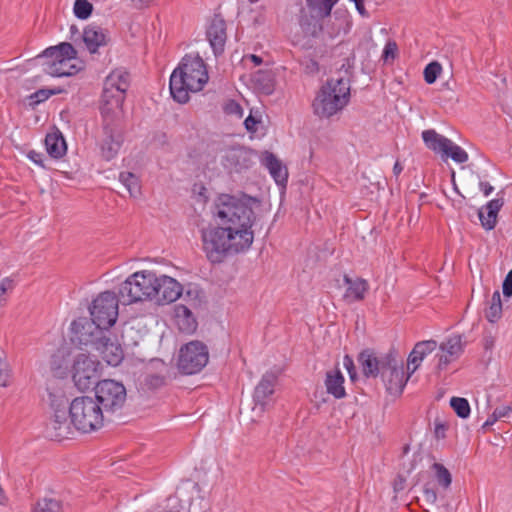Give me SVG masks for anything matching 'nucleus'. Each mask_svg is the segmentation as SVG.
<instances>
[{
	"label": "nucleus",
	"instance_id": "obj_14",
	"mask_svg": "<svg viewBox=\"0 0 512 512\" xmlns=\"http://www.w3.org/2000/svg\"><path fill=\"white\" fill-rule=\"evenodd\" d=\"M256 154L244 146H232L225 150L221 163L229 173H242L255 164Z\"/></svg>",
	"mask_w": 512,
	"mask_h": 512
},
{
	"label": "nucleus",
	"instance_id": "obj_6",
	"mask_svg": "<svg viewBox=\"0 0 512 512\" xmlns=\"http://www.w3.org/2000/svg\"><path fill=\"white\" fill-rule=\"evenodd\" d=\"M37 58L43 59V71L52 77H71L83 69L77 50L69 42L48 47Z\"/></svg>",
	"mask_w": 512,
	"mask_h": 512
},
{
	"label": "nucleus",
	"instance_id": "obj_45",
	"mask_svg": "<svg viewBox=\"0 0 512 512\" xmlns=\"http://www.w3.org/2000/svg\"><path fill=\"white\" fill-rule=\"evenodd\" d=\"M181 313L183 314V316L186 317L187 322H188L187 327L186 328H182V329L185 330V331H188V332L195 330V328H196V321L192 317V312L186 306H180V307L177 308V315L180 316Z\"/></svg>",
	"mask_w": 512,
	"mask_h": 512
},
{
	"label": "nucleus",
	"instance_id": "obj_19",
	"mask_svg": "<svg viewBox=\"0 0 512 512\" xmlns=\"http://www.w3.org/2000/svg\"><path fill=\"white\" fill-rule=\"evenodd\" d=\"M157 295L154 296L158 303H171L176 301L182 294V285L174 278L161 275L156 281Z\"/></svg>",
	"mask_w": 512,
	"mask_h": 512
},
{
	"label": "nucleus",
	"instance_id": "obj_28",
	"mask_svg": "<svg viewBox=\"0 0 512 512\" xmlns=\"http://www.w3.org/2000/svg\"><path fill=\"white\" fill-rule=\"evenodd\" d=\"M504 204L503 198H496L489 201L485 210L487 211V215H484L483 209L479 210V219L481 221L482 226L487 230H492L496 226L497 223V215L499 210Z\"/></svg>",
	"mask_w": 512,
	"mask_h": 512
},
{
	"label": "nucleus",
	"instance_id": "obj_2",
	"mask_svg": "<svg viewBox=\"0 0 512 512\" xmlns=\"http://www.w3.org/2000/svg\"><path fill=\"white\" fill-rule=\"evenodd\" d=\"M259 205L260 201L257 198L246 194L240 196L221 194L215 204V213L223 225L236 230L238 234H243L242 231H245L248 234V241L253 243L254 207Z\"/></svg>",
	"mask_w": 512,
	"mask_h": 512
},
{
	"label": "nucleus",
	"instance_id": "obj_59",
	"mask_svg": "<svg viewBox=\"0 0 512 512\" xmlns=\"http://www.w3.org/2000/svg\"><path fill=\"white\" fill-rule=\"evenodd\" d=\"M403 170V166L401 165V163L399 161H396L394 166H393V173L394 175L397 177L399 176V174L402 172Z\"/></svg>",
	"mask_w": 512,
	"mask_h": 512
},
{
	"label": "nucleus",
	"instance_id": "obj_10",
	"mask_svg": "<svg viewBox=\"0 0 512 512\" xmlns=\"http://www.w3.org/2000/svg\"><path fill=\"white\" fill-rule=\"evenodd\" d=\"M94 390V400L104 413H115L121 410L126 402V388L121 382L105 379L97 383Z\"/></svg>",
	"mask_w": 512,
	"mask_h": 512
},
{
	"label": "nucleus",
	"instance_id": "obj_34",
	"mask_svg": "<svg viewBox=\"0 0 512 512\" xmlns=\"http://www.w3.org/2000/svg\"><path fill=\"white\" fill-rule=\"evenodd\" d=\"M502 317V301L499 290L493 292L488 308L485 310V318L490 323L497 322Z\"/></svg>",
	"mask_w": 512,
	"mask_h": 512
},
{
	"label": "nucleus",
	"instance_id": "obj_7",
	"mask_svg": "<svg viewBox=\"0 0 512 512\" xmlns=\"http://www.w3.org/2000/svg\"><path fill=\"white\" fill-rule=\"evenodd\" d=\"M156 281L157 275L152 271L133 273L121 284L119 300L125 305L152 300L157 295Z\"/></svg>",
	"mask_w": 512,
	"mask_h": 512
},
{
	"label": "nucleus",
	"instance_id": "obj_20",
	"mask_svg": "<svg viewBox=\"0 0 512 512\" xmlns=\"http://www.w3.org/2000/svg\"><path fill=\"white\" fill-rule=\"evenodd\" d=\"M207 39L215 56L224 52L227 40L226 22L219 15H215L206 31Z\"/></svg>",
	"mask_w": 512,
	"mask_h": 512
},
{
	"label": "nucleus",
	"instance_id": "obj_18",
	"mask_svg": "<svg viewBox=\"0 0 512 512\" xmlns=\"http://www.w3.org/2000/svg\"><path fill=\"white\" fill-rule=\"evenodd\" d=\"M69 413L67 411L59 410L56 413H53L52 417L46 424V435L52 440L60 441L62 439L68 438L72 433L71 426L73 423L71 422Z\"/></svg>",
	"mask_w": 512,
	"mask_h": 512
},
{
	"label": "nucleus",
	"instance_id": "obj_54",
	"mask_svg": "<svg viewBox=\"0 0 512 512\" xmlns=\"http://www.w3.org/2000/svg\"><path fill=\"white\" fill-rule=\"evenodd\" d=\"M226 111H227V113L237 114V115H239V117H242L243 109H242V107L238 103H236L234 101H231L226 106Z\"/></svg>",
	"mask_w": 512,
	"mask_h": 512
},
{
	"label": "nucleus",
	"instance_id": "obj_25",
	"mask_svg": "<svg viewBox=\"0 0 512 512\" xmlns=\"http://www.w3.org/2000/svg\"><path fill=\"white\" fill-rule=\"evenodd\" d=\"M344 283L347 285L344 298L349 301H361L365 298V294L369 289L368 282L362 278L352 279L348 275H344Z\"/></svg>",
	"mask_w": 512,
	"mask_h": 512
},
{
	"label": "nucleus",
	"instance_id": "obj_53",
	"mask_svg": "<svg viewBox=\"0 0 512 512\" xmlns=\"http://www.w3.org/2000/svg\"><path fill=\"white\" fill-rule=\"evenodd\" d=\"M258 123H259V121L252 115H249L244 121L245 128L249 132H256V130H257L256 126Z\"/></svg>",
	"mask_w": 512,
	"mask_h": 512
},
{
	"label": "nucleus",
	"instance_id": "obj_47",
	"mask_svg": "<svg viewBox=\"0 0 512 512\" xmlns=\"http://www.w3.org/2000/svg\"><path fill=\"white\" fill-rule=\"evenodd\" d=\"M397 44L394 41H388L387 44L384 47L382 59L387 62L390 59L393 60L396 57L397 54Z\"/></svg>",
	"mask_w": 512,
	"mask_h": 512
},
{
	"label": "nucleus",
	"instance_id": "obj_8",
	"mask_svg": "<svg viewBox=\"0 0 512 512\" xmlns=\"http://www.w3.org/2000/svg\"><path fill=\"white\" fill-rule=\"evenodd\" d=\"M69 416L73 426L84 433L101 428L104 421L102 408L89 396L75 398L69 405Z\"/></svg>",
	"mask_w": 512,
	"mask_h": 512
},
{
	"label": "nucleus",
	"instance_id": "obj_48",
	"mask_svg": "<svg viewBox=\"0 0 512 512\" xmlns=\"http://www.w3.org/2000/svg\"><path fill=\"white\" fill-rule=\"evenodd\" d=\"M503 295L506 298L512 296V269L506 275L503 284H502Z\"/></svg>",
	"mask_w": 512,
	"mask_h": 512
},
{
	"label": "nucleus",
	"instance_id": "obj_26",
	"mask_svg": "<svg viewBox=\"0 0 512 512\" xmlns=\"http://www.w3.org/2000/svg\"><path fill=\"white\" fill-rule=\"evenodd\" d=\"M262 163L267 167L277 184L285 185L288 179L287 168L282 165L281 161L273 153L266 151Z\"/></svg>",
	"mask_w": 512,
	"mask_h": 512
},
{
	"label": "nucleus",
	"instance_id": "obj_13",
	"mask_svg": "<svg viewBox=\"0 0 512 512\" xmlns=\"http://www.w3.org/2000/svg\"><path fill=\"white\" fill-rule=\"evenodd\" d=\"M386 359V365L380 373L381 379L389 394L400 395L410 374L405 375L403 362L398 359L395 350H389Z\"/></svg>",
	"mask_w": 512,
	"mask_h": 512
},
{
	"label": "nucleus",
	"instance_id": "obj_60",
	"mask_svg": "<svg viewBox=\"0 0 512 512\" xmlns=\"http://www.w3.org/2000/svg\"><path fill=\"white\" fill-rule=\"evenodd\" d=\"M498 418H496L493 414L486 420V422L483 424V428H487L489 426H492Z\"/></svg>",
	"mask_w": 512,
	"mask_h": 512
},
{
	"label": "nucleus",
	"instance_id": "obj_16",
	"mask_svg": "<svg viewBox=\"0 0 512 512\" xmlns=\"http://www.w3.org/2000/svg\"><path fill=\"white\" fill-rule=\"evenodd\" d=\"M102 356L108 365L118 366L124 359V351L115 335H112L108 329L93 346Z\"/></svg>",
	"mask_w": 512,
	"mask_h": 512
},
{
	"label": "nucleus",
	"instance_id": "obj_64",
	"mask_svg": "<svg viewBox=\"0 0 512 512\" xmlns=\"http://www.w3.org/2000/svg\"><path fill=\"white\" fill-rule=\"evenodd\" d=\"M70 32H71V35H72V37H73L75 34H78V33H79V30H78V28H77V26H76V25H72V26L70 27Z\"/></svg>",
	"mask_w": 512,
	"mask_h": 512
},
{
	"label": "nucleus",
	"instance_id": "obj_5",
	"mask_svg": "<svg viewBox=\"0 0 512 512\" xmlns=\"http://www.w3.org/2000/svg\"><path fill=\"white\" fill-rule=\"evenodd\" d=\"M349 101V78H331L328 79L316 93L312 102L313 113L320 119H329L342 111Z\"/></svg>",
	"mask_w": 512,
	"mask_h": 512
},
{
	"label": "nucleus",
	"instance_id": "obj_63",
	"mask_svg": "<svg viewBox=\"0 0 512 512\" xmlns=\"http://www.w3.org/2000/svg\"><path fill=\"white\" fill-rule=\"evenodd\" d=\"M153 0H139V5L141 7H147Z\"/></svg>",
	"mask_w": 512,
	"mask_h": 512
},
{
	"label": "nucleus",
	"instance_id": "obj_50",
	"mask_svg": "<svg viewBox=\"0 0 512 512\" xmlns=\"http://www.w3.org/2000/svg\"><path fill=\"white\" fill-rule=\"evenodd\" d=\"M423 494L427 502L434 504L437 500L436 490L429 484H425L423 487Z\"/></svg>",
	"mask_w": 512,
	"mask_h": 512
},
{
	"label": "nucleus",
	"instance_id": "obj_22",
	"mask_svg": "<svg viewBox=\"0 0 512 512\" xmlns=\"http://www.w3.org/2000/svg\"><path fill=\"white\" fill-rule=\"evenodd\" d=\"M463 345L462 335L459 334L450 336L443 341L439 346L443 353L437 355L439 358L437 368L445 369L449 363L457 359L463 352Z\"/></svg>",
	"mask_w": 512,
	"mask_h": 512
},
{
	"label": "nucleus",
	"instance_id": "obj_23",
	"mask_svg": "<svg viewBox=\"0 0 512 512\" xmlns=\"http://www.w3.org/2000/svg\"><path fill=\"white\" fill-rule=\"evenodd\" d=\"M325 19V17L311 13L303 7L300 9L298 23L305 36L318 38L324 31Z\"/></svg>",
	"mask_w": 512,
	"mask_h": 512
},
{
	"label": "nucleus",
	"instance_id": "obj_4",
	"mask_svg": "<svg viewBox=\"0 0 512 512\" xmlns=\"http://www.w3.org/2000/svg\"><path fill=\"white\" fill-rule=\"evenodd\" d=\"M209 79L206 64L199 55H185L170 76V93L180 103H187L189 94L199 92Z\"/></svg>",
	"mask_w": 512,
	"mask_h": 512
},
{
	"label": "nucleus",
	"instance_id": "obj_29",
	"mask_svg": "<svg viewBox=\"0 0 512 512\" xmlns=\"http://www.w3.org/2000/svg\"><path fill=\"white\" fill-rule=\"evenodd\" d=\"M343 384L344 377L338 368L327 371L325 386L329 394L337 399L343 398L346 395Z\"/></svg>",
	"mask_w": 512,
	"mask_h": 512
},
{
	"label": "nucleus",
	"instance_id": "obj_62",
	"mask_svg": "<svg viewBox=\"0 0 512 512\" xmlns=\"http://www.w3.org/2000/svg\"><path fill=\"white\" fill-rule=\"evenodd\" d=\"M251 60L256 64L260 65L262 63V58L257 55H251Z\"/></svg>",
	"mask_w": 512,
	"mask_h": 512
},
{
	"label": "nucleus",
	"instance_id": "obj_33",
	"mask_svg": "<svg viewBox=\"0 0 512 512\" xmlns=\"http://www.w3.org/2000/svg\"><path fill=\"white\" fill-rule=\"evenodd\" d=\"M32 512H63V503L58 498L45 496L36 501Z\"/></svg>",
	"mask_w": 512,
	"mask_h": 512
},
{
	"label": "nucleus",
	"instance_id": "obj_27",
	"mask_svg": "<svg viewBox=\"0 0 512 512\" xmlns=\"http://www.w3.org/2000/svg\"><path fill=\"white\" fill-rule=\"evenodd\" d=\"M45 146L47 153L55 159L61 158L67 151L66 141L58 129L46 135Z\"/></svg>",
	"mask_w": 512,
	"mask_h": 512
},
{
	"label": "nucleus",
	"instance_id": "obj_9",
	"mask_svg": "<svg viewBox=\"0 0 512 512\" xmlns=\"http://www.w3.org/2000/svg\"><path fill=\"white\" fill-rule=\"evenodd\" d=\"M101 363L93 359L90 355L80 353L73 361L72 380L80 391H86L95 388L100 382Z\"/></svg>",
	"mask_w": 512,
	"mask_h": 512
},
{
	"label": "nucleus",
	"instance_id": "obj_11",
	"mask_svg": "<svg viewBox=\"0 0 512 512\" xmlns=\"http://www.w3.org/2000/svg\"><path fill=\"white\" fill-rule=\"evenodd\" d=\"M208 359L207 346L201 341H191L179 351L178 368L184 374H196L206 366Z\"/></svg>",
	"mask_w": 512,
	"mask_h": 512
},
{
	"label": "nucleus",
	"instance_id": "obj_46",
	"mask_svg": "<svg viewBox=\"0 0 512 512\" xmlns=\"http://www.w3.org/2000/svg\"><path fill=\"white\" fill-rule=\"evenodd\" d=\"M56 93L57 92L54 90L40 89L30 96V99L32 100L31 105L39 104L47 100L51 95H54Z\"/></svg>",
	"mask_w": 512,
	"mask_h": 512
},
{
	"label": "nucleus",
	"instance_id": "obj_37",
	"mask_svg": "<svg viewBox=\"0 0 512 512\" xmlns=\"http://www.w3.org/2000/svg\"><path fill=\"white\" fill-rule=\"evenodd\" d=\"M166 383L165 375L161 373H148L140 381L141 389L144 391H154Z\"/></svg>",
	"mask_w": 512,
	"mask_h": 512
},
{
	"label": "nucleus",
	"instance_id": "obj_1",
	"mask_svg": "<svg viewBox=\"0 0 512 512\" xmlns=\"http://www.w3.org/2000/svg\"><path fill=\"white\" fill-rule=\"evenodd\" d=\"M129 86L130 74L122 68L113 70L104 81L101 97L102 136L99 147L101 156L106 161L116 157L124 141L119 117Z\"/></svg>",
	"mask_w": 512,
	"mask_h": 512
},
{
	"label": "nucleus",
	"instance_id": "obj_58",
	"mask_svg": "<svg viewBox=\"0 0 512 512\" xmlns=\"http://www.w3.org/2000/svg\"><path fill=\"white\" fill-rule=\"evenodd\" d=\"M446 426L444 424H436L435 435L438 439L445 437Z\"/></svg>",
	"mask_w": 512,
	"mask_h": 512
},
{
	"label": "nucleus",
	"instance_id": "obj_17",
	"mask_svg": "<svg viewBox=\"0 0 512 512\" xmlns=\"http://www.w3.org/2000/svg\"><path fill=\"white\" fill-rule=\"evenodd\" d=\"M387 353H377L373 349H365L358 355V362L361 366L363 375L366 378H376L380 375L384 365H386Z\"/></svg>",
	"mask_w": 512,
	"mask_h": 512
},
{
	"label": "nucleus",
	"instance_id": "obj_57",
	"mask_svg": "<svg viewBox=\"0 0 512 512\" xmlns=\"http://www.w3.org/2000/svg\"><path fill=\"white\" fill-rule=\"evenodd\" d=\"M479 186L485 196L490 195L494 190L493 186H491L488 182H480Z\"/></svg>",
	"mask_w": 512,
	"mask_h": 512
},
{
	"label": "nucleus",
	"instance_id": "obj_61",
	"mask_svg": "<svg viewBox=\"0 0 512 512\" xmlns=\"http://www.w3.org/2000/svg\"><path fill=\"white\" fill-rule=\"evenodd\" d=\"M264 21H265V19H264V16L262 14H260L259 16L255 17L253 19V23L254 24H258V25L263 24Z\"/></svg>",
	"mask_w": 512,
	"mask_h": 512
},
{
	"label": "nucleus",
	"instance_id": "obj_21",
	"mask_svg": "<svg viewBox=\"0 0 512 512\" xmlns=\"http://www.w3.org/2000/svg\"><path fill=\"white\" fill-rule=\"evenodd\" d=\"M277 374L270 371L266 372L263 376L259 384L255 387L253 400L255 403L254 410L259 409L260 412H263L265 406L268 404V399L274 393V387L277 382Z\"/></svg>",
	"mask_w": 512,
	"mask_h": 512
},
{
	"label": "nucleus",
	"instance_id": "obj_30",
	"mask_svg": "<svg viewBox=\"0 0 512 512\" xmlns=\"http://www.w3.org/2000/svg\"><path fill=\"white\" fill-rule=\"evenodd\" d=\"M436 348L437 342L432 339L420 341L415 344L408 357V364L414 365L412 373L419 367L420 362L424 359V357L432 353Z\"/></svg>",
	"mask_w": 512,
	"mask_h": 512
},
{
	"label": "nucleus",
	"instance_id": "obj_15",
	"mask_svg": "<svg viewBox=\"0 0 512 512\" xmlns=\"http://www.w3.org/2000/svg\"><path fill=\"white\" fill-rule=\"evenodd\" d=\"M106 330L107 328L98 326L92 319L80 317L71 323V340L79 345H91L93 347Z\"/></svg>",
	"mask_w": 512,
	"mask_h": 512
},
{
	"label": "nucleus",
	"instance_id": "obj_12",
	"mask_svg": "<svg viewBox=\"0 0 512 512\" xmlns=\"http://www.w3.org/2000/svg\"><path fill=\"white\" fill-rule=\"evenodd\" d=\"M116 294L111 291H105L95 298L89 307L92 320L98 326L110 328L118 317V302Z\"/></svg>",
	"mask_w": 512,
	"mask_h": 512
},
{
	"label": "nucleus",
	"instance_id": "obj_55",
	"mask_svg": "<svg viewBox=\"0 0 512 512\" xmlns=\"http://www.w3.org/2000/svg\"><path fill=\"white\" fill-rule=\"evenodd\" d=\"M43 157H44V155H43L42 153H40V152H36V151H34V150H31V151H29V153H28V158H29L31 161H33L35 164H38V165H40V166H42V167L44 166V165H43Z\"/></svg>",
	"mask_w": 512,
	"mask_h": 512
},
{
	"label": "nucleus",
	"instance_id": "obj_43",
	"mask_svg": "<svg viewBox=\"0 0 512 512\" xmlns=\"http://www.w3.org/2000/svg\"><path fill=\"white\" fill-rule=\"evenodd\" d=\"M11 378V368L6 353L0 348V387H6Z\"/></svg>",
	"mask_w": 512,
	"mask_h": 512
},
{
	"label": "nucleus",
	"instance_id": "obj_56",
	"mask_svg": "<svg viewBox=\"0 0 512 512\" xmlns=\"http://www.w3.org/2000/svg\"><path fill=\"white\" fill-rule=\"evenodd\" d=\"M511 410L512 408L510 406L499 407L494 410L493 415L499 419L507 416Z\"/></svg>",
	"mask_w": 512,
	"mask_h": 512
},
{
	"label": "nucleus",
	"instance_id": "obj_35",
	"mask_svg": "<svg viewBox=\"0 0 512 512\" xmlns=\"http://www.w3.org/2000/svg\"><path fill=\"white\" fill-rule=\"evenodd\" d=\"M337 2L338 0H306V10L327 18Z\"/></svg>",
	"mask_w": 512,
	"mask_h": 512
},
{
	"label": "nucleus",
	"instance_id": "obj_44",
	"mask_svg": "<svg viewBox=\"0 0 512 512\" xmlns=\"http://www.w3.org/2000/svg\"><path fill=\"white\" fill-rule=\"evenodd\" d=\"M442 71V66L439 62L433 61L424 68V80L428 84H433Z\"/></svg>",
	"mask_w": 512,
	"mask_h": 512
},
{
	"label": "nucleus",
	"instance_id": "obj_40",
	"mask_svg": "<svg viewBox=\"0 0 512 512\" xmlns=\"http://www.w3.org/2000/svg\"><path fill=\"white\" fill-rule=\"evenodd\" d=\"M450 406L453 408L456 415L460 418H468L470 415V405L466 398L452 397L450 399Z\"/></svg>",
	"mask_w": 512,
	"mask_h": 512
},
{
	"label": "nucleus",
	"instance_id": "obj_36",
	"mask_svg": "<svg viewBox=\"0 0 512 512\" xmlns=\"http://www.w3.org/2000/svg\"><path fill=\"white\" fill-rule=\"evenodd\" d=\"M120 182L126 187L131 197H138L141 194V186L139 179L131 172H121L119 175Z\"/></svg>",
	"mask_w": 512,
	"mask_h": 512
},
{
	"label": "nucleus",
	"instance_id": "obj_32",
	"mask_svg": "<svg viewBox=\"0 0 512 512\" xmlns=\"http://www.w3.org/2000/svg\"><path fill=\"white\" fill-rule=\"evenodd\" d=\"M422 139L427 148L436 153L443 154V152L447 149V145L451 144L450 139L438 134L433 129L424 130L422 132Z\"/></svg>",
	"mask_w": 512,
	"mask_h": 512
},
{
	"label": "nucleus",
	"instance_id": "obj_24",
	"mask_svg": "<svg viewBox=\"0 0 512 512\" xmlns=\"http://www.w3.org/2000/svg\"><path fill=\"white\" fill-rule=\"evenodd\" d=\"M83 42L87 50L94 54L102 46H106L109 42V37L106 31L98 25H88L82 34Z\"/></svg>",
	"mask_w": 512,
	"mask_h": 512
},
{
	"label": "nucleus",
	"instance_id": "obj_49",
	"mask_svg": "<svg viewBox=\"0 0 512 512\" xmlns=\"http://www.w3.org/2000/svg\"><path fill=\"white\" fill-rule=\"evenodd\" d=\"M302 65L304 66V72L306 74H316L319 71V64L316 60L309 58L306 59Z\"/></svg>",
	"mask_w": 512,
	"mask_h": 512
},
{
	"label": "nucleus",
	"instance_id": "obj_31",
	"mask_svg": "<svg viewBox=\"0 0 512 512\" xmlns=\"http://www.w3.org/2000/svg\"><path fill=\"white\" fill-rule=\"evenodd\" d=\"M349 25L348 15H340V12L336 11L333 17L331 15L327 17L324 30L330 38H335L341 31L347 32Z\"/></svg>",
	"mask_w": 512,
	"mask_h": 512
},
{
	"label": "nucleus",
	"instance_id": "obj_3",
	"mask_svg": "<svg viewBox=\"0 0 512 512\" xmlns=\"http://www.w3.org/2000/svg\"><path fill=\"white\" fill-rule=\"evenodd\" d=\"M238 234L226 225L213 226L201 230L203 250L211 263H221L227 257L247 251L252 243L248 234Z\"/></svg>",
	"mask_w": 512,
	"mask_h": 512
},
{
	"label": "nucleus",
	"instance_id": "obj_38",
	"mask_svg": "<svg viewBox=\"0 0 512 512\" xmlns=\"http://www.w3.org/2000/svg\"><path fill=\"white\" fill-rule=\"evenodd\" d=\"M50 407L53 413L59 410H64L69 413V399L65 396L62 390H54L49 392Z\"/></svg>",
	"mask_w": 512,
	"mask_h": 512
},
{
	"label": "nucleus",
	"instance_id": "obj_52",
	"mask_svg": "<svg viewBox=\"0 0 512 512\" xmlns=\"http://www.w3.org/2000/svg\"><path fill=\"white\" fill-rule=\"evenodd\" d=\"M343 363L349 373L351 380H354L356 377V370L353 359L350 356L346 355L343 359Z\"/></svg>",
	"mask_w": 512,
	"mask_h": 512
},
{
	"label": "nucleus",
	"instance_id": "obj_42",
	"mask_svg": "<svg viewBox=\"0 0 512 512\" xmlns=\"http://www.w3.org/2000/svg\"><path fill=\"white\" fill-rule=\"evenodd\" d=\"M443 155L450 157L457 163H464L468 160V154L466 151H464L460 146L454 144L452 141L450 145H447V149L443 152Z\"/></svg>",
	"mask_w": 512,
	"mask_h": 512
},
{
	"label": "nucleus",
	"instance_id": "obj_39",
	"mask_svg": "<svg viewBox=\"0 0 512 512\" xmlns=\"http://www.w3.org/2000/svg\"><path fill=\"white\" fill-rule=\"evenodd\" d=\"M432 469L435 471L438 484L444 489L449 488L452 482V475L449 470L440 463H434Z\"/></svg>",
	"mask_w": 512,
	"mask_h": 512
},
{
	"label": "nucleus",
	"instance_id": "obj_51",
	"mask_svg": "<svg viewBox=\"0 0 512 512\" xmlns=\"http://www.w3.org/2000/svg\"><path fill=\"white\" fill-rule=\"evenodd\" d=\"M12 286V280L9 278H4L0 281V306L6 301L5 294L9 288Z\"/></svg>",
	"mask_w": 512,
	"mask_h": 512
},
{
	"label": "nucleus",
	"instance_id": "obj_41",
	"mask_svg": "<svg viewBox=\"0 0 512 512\" xmlns=\"http://www.w3.org/2000/svg\"><path fill=\"white\" fill-rule=\"evenodd\" d=\"M73 12L78 19H88L93 12V5L88 0H75Z\"/></svg>",
	"mask_w": 512,
	"mask_h": 512
}]
</instances>
